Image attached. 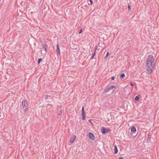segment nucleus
I'll return each mask as SVG.
<instances>
[{
	"label": "nucleus",
	"instance_id": "obj_1",
	"mask_svg": "<svg viewBox=\"0 0 159 159\" xmlns=\"http://www.w3.org/2000/svg\"><path fill=\"white\" fill-rule=\"evenodd\" d=\"M154 59L153 56L149 55L146 59L147 66L148 68V72L149 73H152L153 69Z\"/></svg>",
	"mask_w": 159,
	"mask_h": 159
},
{
	"label": "nucleus",
	"instance_id": "obj_2",
	"mask_svg": "<svg viewBox=\"0 0 159 159\" xmlns=\"http://www.w3.org/2000/svg\"><path fill=\"white\" fill-rule=\"evenodd\" d=\"M22 105L24 111L27 112L28 110V104L27 101L25 100H23L22 102Z\"/></svg>",
	"mask_w": 159,
	"mask_h": 159
},
{
	"label": "nucleus",
	"instance_id": "obj_3",
	"mask_svg": "<svg viewBox=\"0 0 159 159\" xmlns=\"http://www.w3.org/2000/svg\"><path fill=\"white\" fill-rule=\"evenodd\" d=\"M116 87L114 85H111L108 87L107 88L105 89V92L106 93L108 92L110 90L112 89H116Z\"/></svg>",
	"mask_w": 159,
	"mask_h": 159
},
{
	"label": "nucleus",
	"instance_id": "obj_4",
	"mask_svg": "<svg viewBox=\"0 0 159 159\" xmlns=\"http://www.w3.org/2000/svg\"><path fill=\"white\" fill-rule=\"evenodd\" d=\"M88 136L89 138L92 140H94L95 137L94 135L91 132L89 133L88 134Z\"/></svg>",
	"mask_w": 159,
	"mask_h": 159
},
{
	"label": "nucleus",
	"instance_id": "obj_5",
	"mask_svg": "<svg viewBox=\"0 0 159 159\" xmlns=\"http://www.w3.org/2000/svg\"><path fill=\"white\" fill-rule=\"evenodd\" d=\"M76 139V137L74 135L72 136L70 139V143H72L74 142L75 140Z\"/></svg>",
	"mask_w": 159,
	"mask_h": 159
},
{
	"label": "nucleus",
	"instance_id": "obj_6",
	"mask_svg": "<svg viewBox=\"0 0 159 159\" xmlns=\"http://www.w3.org/2000/svg\"><path fill=\"white\" fill-rule=\"evenodd\" d=\"M42 46L43 48L44 49V51H46V50H47V45L46 44H45V43H42Z\"/></svg>",
	"mask_w": 159,
	"mask_h": 159
},
{
	"label": "nucleus",
	"instance_id": "obj_7",
	"mask_svg": "<svg viewBox=\"0 0 159 159\" xmlns=\"http://www.w3.org/2000/svg\"><path fill=\"white\" fill-rule=\"evenodd\" d=\"M105 130H106V128L104 127H102V128L101 129V132L103 134H105V133H106Z\"/></svg>",
	"mask_w": 159,
	"mask_h": 159
},
{
	"label": "nucleus",
	"instance_id": "obj_8",
	"mask_svg": "<svg viewBox=\"0 0 159 159\" xmlns=\"http://www.w3.org/2000/svg\"><path fill=\"white\" fill-rule=\"evenodd\" d=\"M82 116H85V114L84 110V108L83 106L82 107Z\"/></svg>",
	"mask_w": 159,
	"mask_h": 159
},
{
	"label": "nucleus",
	"instance_id": "obj_9",
	"mask_svg": "<svg viewBox=\"0 0 159 159\" xmlns=\"http://www.w3.org/2000/svg\"><path fill=\"white\" fill-rule=\"evenodd\" d=\"M114 150H115L114 153L116 154L117 153L118 150H117V147L116 145H115V146H114Z\"/></svg>",
	"mask_w": 159,
	"mask_h": 159
},
{
	"label": "nucleus",
	"instance_id": "obj_10",
	"mask_svg": "<svg viewBox=\"0 0 159 159\" xmlns=\"http://www.w3.org/2000/svg\"><path fill=\"white\" fill-rule=\"evenodd\" d=\"M131 131L134 132H135L136 131V129L135 127H133L131 128Z\"/></svg>",
	"mask_w": 159,
	"mask_h": 159
},
{
	"label": "nucleus",
	"instance_id": "obj_11",
	"mask_svg": "<svg viewBox=\"0 0 159 159\" xmlns=\"http://www.w3.org/2000/svg\"><path fill=\"white\" fill-rule=\"evenodd\" d=\"M57 53L59 54H60V49L59 48L58 45V44H57Z\"/></svg>",
	"mask_w": 159,
	"mask_h": 159
},
{
	"label": "nucleus",
	"instance_id": "obj_12",
	"mask_svg": "<svg viewBox=\"0 0 159 159\" xmlns=\"http://www.w3.org/2000/svg\"><path fill=\"white\" fill-rule=\"evenodd\" d=\"M58 114L59 115H61L62 114V111L61 109L58 110Z\"/></svg>",
	"mask_w": 159,
	"mask_h": 159
},
{
	"label": "nucleus",
	"instance_id": "obj_13",
	"mask_svg": "<svg viewBox=\"0 0 159 159\" xmlns=\"http://www.w3.org/2000/svg\"><path fill=\"white\" fill-rule=\"evenodd\" d=\"M125 77V75L124 74H122L120 75V79H123Z\"/></svg>",
	"mask_w": 159,
	"mask_h": 159
},
{
	"label": "nucleus",
	"instance_id": "obj_14",
	"mask_svg": "<svg viewBox=\"0 0 159 159\" xmlns=\"http://www.w3.org/2000/svg\"><path fill=\"white\" fill-rule=\"evenodd\" d=\"M95 54V52L93 53L92 54V56L91 57V59H92L93 58V57H94V56Z\"/></svg>",
	"mask_w": 159,
	"mask_h": 159
},
{
	"label": "nucleus",
	"instance_id": "obj_15",
	"mask_svg": "<svg viewBox=\"0 0 159 159\" xmlns=\"http://www.w3.org/2000/svg\"><path fill=\"white\" fill-rule=\"evenodd\" d=\"M139 98L138 96H137L134 98V100L135 101H138L139 100Z\"/></svg>",
	"mask_w": 159,
	"mask_h": 159
},
{
	"label": "nucleus",
	"instance_id": "obj_16",
	"mask_svg": "<svg viewBox=\"0 0 159 159\" xmlns=\"http://www.w3.org/2000/svg\"><path fill=\"white\" fill-rule=\"evenodd\" d=\"M42 58H39V59H38V64H39L40 62L42 61Z\"/></svg>",
	"mask_w": 159,
	"mask_h": 159
},
{
	"label": "nucleus",
	"instance_id": "obj_17",
	"mask_svg": "<svg viewBox=\"0 0 159 159\" xmlns=\"http://www.w3.org/2000/svg\"><path fill=\"white\" fill-rule=\"evenodd\" d=\"M82 119L83 120H84L85 119V116H82Z\"/></svg>",
	"mask_w": 159,
	"mask_h": 159
},
{
	"label": "nucleus",
	"instance_id": "obj_18",
	"mask_svg": "<svg viewBox=\"0 0 159 159\" xmlns=\"http://www.w3.org/2000/svg\"><path fill=\"white\" fill-rule=\"evenodd\" d=\"M130 84L132 86H133L134 85V84L133 82H130Z\"/></svg>",
	"mask_w": 159,
	"mask_h": 159
},
{
	"label": "nucleus",
	"instance_id": "obj_19",
	"mask_svg": "<svg viewBox=\"0 0 159 159\" xmlns=\"http://www.w3.org/2000/svg\"><path fill=\"white\" fill-rule=\"evenodd\" d=\"M82 29H80V31H79V34H81L82 32Z\"/></svg>",
	"mask_w": 159,
	"mask_h": 159
},
{
	"label": "nucleus",
	"instance_id": "obj_20",
	"mask_svg": "<svg viewBox=\"0 0 159 159\" xmlns=\"http://www.w3.org/2000/svg\"><path fill=\"white\" fill-rule=\"evenodd\" d=\"M109 52H107V53L106 55V56H105V58H106V57L107 56L109 55Z\"/></svg>",
	"mask_w": 159,
	"mask_h": 159
},
{
	"label": "nucleus",
	"instance_id": "obj_21",
	"mask_svg": "<svg viewBox=\"0 0 159 159\" xmlns=\"http://www.w3.org/2000/svg\"><path fill=\"white\" fill-rule=\"evenodd\" d=\"M131 7L130 5H129L128 6V9H129V10L130 9Z\"/></svg>",
	"mask_w": 159,
	"mask_h": 159
},
{
	"label": "nucleus",
	"instance_id": "obj_22",
	"mask_svg": "<svg viewBox=\"0 0 159 159\" xmlns=\"http://www.w3.org/2000/svg\"><path fill=\"white\" fill-rule=\"evenodd\" d=\"M90 2V4H91L92 3L93 1L92 0H89Z\"/></svg>",
	"mask_w": 159,
	"mask_h": 159
},
{
	"label": "nucleus",
	"instance_id": "obj_23",
	"mask_svg": "<svg viewBox=\"0 0 159 159\" xmlns=\"http://www.w3.org/2000/svg\"><path fill=\"white\" fill-rule=\"evenodd\" d=\"M48 98V95H46V96H45V99H47Z\"/></svg>",
	"mask_w": 159,
	"mask_h": 159
},
{
	"label": "nucleus",
	"instance_id": "obj_24",
	"mask_svg": "<svg viewBox=\"0 0 159 159\" xmlns=\"http://www.w3.org/2000/svg\"><path fill=\"white\" fill-rule=\"evenodd\" d=\"M111 79L112 80H114L115 79L114 76H112L111 78Z\"/></svg>",
	"mask_w": 159,
	"mask_h": 159
},
{
	"label": "nucleus",
	"instance_id": "obj_25",
	"mask_svg": "<svg viewBox=\"0 0 159 159\" xmlns=\"http://www.w3.org/2000/svg\"><path fill=\"white\" fill-rule=\"evenodd\" d=\"M119 159H124V158H122V157H120Z\"/></svg>",
	"mask_w": 159,
	"mask_h": 159
},
{
	"label": "nucleus",
	"instance_id": "obj_26",
	"mask_svg": "<svg viewBox=\"0 0 159 159\" xmlns=\"http://www.w3.org/2000/svg\"><path fill=\"white\" fill-rule=\"evenodd\" d=\"M89 122H91V121H90V120H89Z\"/></svg>",
	"mask_w": 159,
	"mask_h": 159
}]
</instances>
